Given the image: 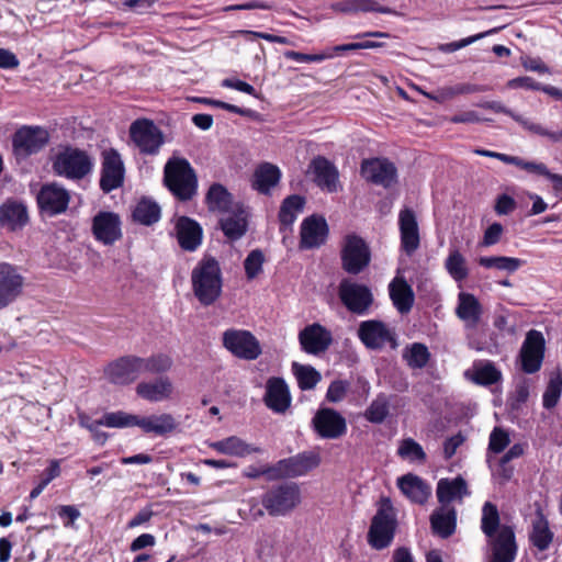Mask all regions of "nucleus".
Returning a JSON list of instances; mask_svg holds the SVG:
<instances>
[{"label": "nucleus", "mask_w": 562, "mask_h": 562, "mask_svg": "<svg viewBox=\"0 0 562 562\" xmlns=\"http://www.w3.org/2000/svg\"><path fill=\"white\" fill-rule=\"evenodd\" d=\"M481 530L491 549L488 562H514L517 555L515 531L512 526L501 525L497 506L485 502L482 507Z\"/></svg>", "instance_id": "nucleus-1"}, {"label": "nucleus", "mask_w": 562, "mask_h": 562, "mask_svg": "<svg viewBox=\"0 0 562 562\" xmlns=\"http://www.w3.org/2000/svg\"><path fill=\"white\" fill-rule=\"evenodd\" d=\"M192 291L198 301L212 305L222 294L223 279L218 261L213 257H203L191 272Z\"/></svg>", "instance_id": "nucleus-2"}, {"label": "nucleus", "mask_w": 562, "mask_h": 562, "mask_svg": "<svg viewBox=\"0 0 562 562\" xmlns=\"http://www.w3.org/2000/svg\"><path fill=\"white\" fill-rule=\"evenodd\" d=\"M164 173L165 184L179 200H190L196 193V176L186 158L171 157Z\"/></svg>", "instance_id": "nucleus-3"}, {"label": "nucleus", "mask_w": 562, "mask_h": 562, "mask_svg": "<svg viewBox=\"0 0 562 562\" xmlns=\"http://www.w3.org/2000/svg\"><path fill=\"white\" fill-rule=\"evenodd\" d=\"M395 528L396 515L393 504L389 497H382L369 528L368 541L370 546L376 550L389 547L394 538Z\"/></svg>", "instance_id": "nucleus-4"}, {"label": "nucleus", "mask_w": 562, "mask_h": 562, "mask_svg": "<svg viewBox=\"0 0 562 562\" xmlns=\"http://www.w3.org/2000/svg\"><path fill=\"white\" fill-rule=\"evenodd\" d=\"M301 503V490L295 483H281L269 488L261 498V505L270 516L290 514Z\"/></svg>", "instance_id": "nucleus-5"}, {"label": "nucleus", "mask_w": 562, "mask_h": 562, "mask_svg": "<svg viewBox=\"0 0 562 562\" xmlns=\"http://www.w3.org/2000/svg\"><path fill=\"white\" fill-rule=\"evenodd\" d=\"M53 169L58 176L79 180L91 171L92 160L85 150L66 147L56 155Z\"/></svg>", "instance_id": "nucleus-6"}, {"label": "nucleus", "mask_w": 562, "mask_h": 562, "mask_svg": "<svg viewBox=\"0 0 562 562\" xmlns=\"http://www.w3.org/2000/svg\"><path fill=\"white\" fill-rule=\"evenodd\" d=\"M130 136L143 155H157L165 143L162 131L147 119L134 121L130 126Z\"/></svg>", "instance_id": "nucleus-7"}, {"label": "nucleus", "mask_w": 562, "mask_h": 562, "mask_svg": "<svg viewBox=\"0 0 562 562\" xmlns=\"http://www.w3.org/2000/svg\"><path fill=\"white\" fill-rule=\"evenodd\" d=\"M338 296L344 306L357 315L368 314L373 304V294L369 286L350 279H342L338 285Z\"/></svg>", "instance_id": "nucleus-8"}, {"label": "nucleus", "mask_w": 562, "mask_h": 562, "mask_svg": "<svg viewBox=\"0 0 562 562\" xmlns=\"http://www.w3.org/2000/svg\"><path fill=\"white\" fill-rule=\"evenodd\" d=\"M340 255L342 269L350 274L360 273L371 260L368 245L355 234L345 237Z\"/></svg>", "instance_id": "nucleus-9"}, {"label": "nucleus", "mask_w": 562, "mask_h": 562, "mask_svg": "<svg viewBox=\"0 0 562 562\" xmlns=\"http://www.w3.org/2000/svg\"><path fill=\"white\" fill-rule=\"evenodd\" d=\"M222 340L223 346L239 359L255 360L262 352L259 340L249 330L227 329Z\"/></svg>", "instance_id": "nucleus-10"}, {"label": "nucleus", "mask_w": 562, "mask_h": 562, "mask_svg": "<svg viewBox=\"0 0 562 562\" xmlns=\"http://www.w3.org/2000/svg\"><path fill=\"white\" fill-rule=\"evenodd\" d=\"M48 143V133L42 127L24 126L15 132L12 144L18 159L38 153Z\"/></svg>", "instance_id": "nucleus-11"}, {"label": "nucleus", "mask_w": 562, "mask_h": 562, "mask_svg": "<svg viewBox=\"0 0 562 562\" xmlns=\"http://www.w3.org/2000/svg\"><path fill=\"white\" fill-rule=\"evenodd\" d=\"M321 463V456L314 451H304L296 456L282 459L273 465L272 477H297L305 475Z\"/></svg>", "instance_id": "nucleus-12"}, {"label": "nucleus", "mask_w": 562, "mask_h": 562, "mask_svg": "<svg viewBox=\"0 0 562 562\" xmlns=\"http://www.w3.org/2000/svg\"><path fill=\"white\" fill-rule=\"evenodd\" d=\"M358 337L368 349L372 350L382 349L387 344L392 348L397 345L393 330L386 324L376 319L361 322L358 328Z\"/></svg>", "instance_id": "nucleus-13"}, {"label": "nucleus", "mask_w": 562, "mask_h": 562, "mask_svg": "<svg viewBox=\"0 0 562 562\" xmlns=\"http://www.w3.org/2000/svg\"><path fill=\"white\" fill-rule=\"evenodd\" d=\"M360 172L367 181L382 186L385 189L393 187L397 182V169L386 158L364 159L361 162Z\"/></svg>", "instance_id": "nucleus-14"}, {"label": "nucleus", "mask_w": 562, "mask_h": 562, "mask_svg": "<svg viewBox=\"0 0 562 562\" xmlns=\"http://www.w3.org/2000/svg\"><path fill=\"white\" fill-rule=\"evenodd\" d=\"M36 200L41 212L55 216L67 211L70 194L60 184L52 182L42 186Z\"/></svg>", "instance_id": "nucleus-15"}, {"label": "nucleus", "mask_w": 562, "mask_h": 562, "mask_svg": "<svg viewBox=\"0 0 562 562\" xmlns=\"http://www.w3.org/2000/svg\"><path fill=\"white\" fill-rule=\"evenodd\" d=\"M544 344L543 335L540 331L531 329L527 333L519 353L524 372L531 374L540 370L544 356Z\"/></svg>", "instance_id": "nucleus-16"}, {"label": "nucleus", "mask_w": 562, "mask_h": 562, "mask_svg": "<svg viewBox=\"0 0 562 562\" xmlns=\"http://www.w3.org/2000/svg\"><path fill=\"white\" fill-rule=\"evenodd\" d=\"M312 424L318 436L325 439L340 438L347 431L346 419L333 408L318 409Z\"/></svg>", "instance_id": "nucleus-17"}, {"label": "nucleus", "mask_w": 562, "mask_h": 562, "mask_svg": "<svg viewBox=\"0 0 562 562\" xmlns=\"http://www.w3.org/2000/svg\"><path fill=\"white\" fill-rule=\"evenodd\" d=\"M23 284L24 278L15 266L0 262V310L21 295Z\"/></svg>", "instance_id": "nucleus-18"}, {"label": "nucleus", "mask_w": 562, "mask_h": 562, "mask_svg": "<svg viewBox=\"0 0 562 562\" xmlns=\"http://www.w3.org/2000/svg\"><path fill=\"white\" fill-rule=\"evenodd\" d=\"M124 179V165L120 154L115 149H108L102 153V170L100 187L109 193L122 186Z\"/></svg>", "instance_id": "nucleus-19"}, {"label": "nucleus", "mask_w": 562, "mask_h": 562, "mask_svg": "<svg viewBox=\"0 0 562 562\" xmlns=\"http://www.w3.org/2000/svg\"><path fill=\"white\" fill-rule=\"evenodd\" d=\"M292 397L282 378L271 376L266 382L265 405L277 414H284L291 406Z\"/></svg>", "instance_id": "nucleus-20"}, {"label": "nucleus", "mask_w": 562, "mask_h": 562, "mask_svg": "<svg viewBox=\"0 0 562 562\" xmlns=\"http://www.w3.org/2000/svg\"><path fill=\"white\" fill-rule=\"evenodd\" d=\"M302 349L310 355L325 352L333 342L331 333L318 323L306 326L299 334Z\"/></svg>", "instance_id": "nucleus-21"}, {"label": "nucleus", "mask_w": 562, "mask_h": 562, "mask_svg": "<svg viewBox=\"0 0 562 562\" xmlns=\"http://www.w3.org/2000/svg\"><path fill=\"white\" fill-rule=\"evenodd\" d=\"M138 357L126 356L110 363L105 370L106 379L117 385H126L134 382L142 373L138 368Z\"/></svg>", "instance_id": "nucleus-22"}, {"label": "nucleus", "mask_w": 562, "mask_h": 562, "mask_svg": "<svg viewBox=\"0 0 562 562\" xmlns=\"http://www.w3.org/2000/svg\"><path fill=\"white\" fill-rule=\"evenodd\" d=\"M92 233L97 240L112 245L122 237L121 221L112 212H100L93 217Z\"/></svg>", "instance_id": "nucleus-23"}, {"label": "nucleus", "mask_w": 562, "mask_h": 562, "mask_svg": "<svg viewBox=\"0 0 562 562\" xmlns=\"http://www.w3.org/2000/svg\"><path fill=\"white\" fill-rule=\"evenodd\" d=\"M247 216L248 213L245 206L236 202V204L232 206V211L225 213L220 220L221 229L229 240H237L246 234L248 226Z\"/></svg>", "instance_id": "nucleus-24"}, {"label": "nucleus", "mask_w": 562, "mask_h": 562, "mask_svg": "<svg viewBox=\"0 0 562 562\" xmlns=\"http://www.w3.org/2000/svg\"><path fill=\"white\" fill-rule=\"evenodd\" d=\"M29 223L27 207L19 201L7 200L0 205V226L11 231H20Z\"/></svg>", "instance_id": "nucleus-25"}, {"label": "nucleus", "mask_w": 562, "mask_h": 562, "mask_svg": "<svg viewBox=\"0 0 562 562\" xmlns=\"http://www.w3.org/2000/svg\"><path fill=\"white\" fill-rule=\"evenodd\" d=\"M308 171L319 188L328 192L337 191L338 171L325 157L318 156L314 158L310 164Z\"/></svg>", "instance_id": "nucleus-26"}, {"label": "nucleus", "mask_w": 562, "mask_h": 562, "mask_svg": "<svg viewBox=\"0 0 562 562\" xmlns=\"http://www.w3.org/2000/svg\"><path fill=\"white\" fill-rule=\"evenodd\" d=\"M401 245L407 255H412L419 247V232L415 213L404 209L398 215Z\"/></svg>", "instance_id": "nucleus-27"}, {"label": "nucleus", "mask_w": 562, "mask_h": 562, "mask_svg": "<svg viewBox=\"0 0 562 562\" xmlns=\"http://www.w3.org/2000/svg\"><path fill=\"white\" fill-rule=\"evenodd\" d=\"M327 233V223L323 217L305 218L301 227V247L310 249L321 246L324 244Z\"/></svg>", "instance_id": "nucleus-28"}, {"label": "nucleus", "mask_w": 562, "mask_h": 562, "mask_svg": "<svg viewBox=\"0 0 562 562\" xmlns=\"http://www.w3.org/2000/svg\"><path fill=\"white\" fill-rule=\"evenodd\" d=\"M397 486L408 499L416 504H425L431 495V487L413 473L398 477Z\"/></svg>", "instance_id": "nucleus-29"}, {"label": "nucleus", "mask_w": 562, "mask_h": 562, "mask_svg": "<svg viewBox=\"0 0 562 562\" xmlns=\"http://www.w3.org/2000/svg\"><path fill=\"white\" fill-rule=\"evenodd\" d=\"M483 313L480 301L471 293L461 292L458 295L457 316L464 322L467 328H475Z\"/></svg>", "instance_id": "nucleus-30"}, {"label": "nucleus", "mask_w": 562, "mask_h": 562, "mask_svg": "<svg viewBox=\"0 0 562 562\" xmlns=\"http://www.w3.org/2000/svg\"><path fill=\"white\" fill-rule=\"evenodd\" d=\"M176 231L182 249L193 251L201 244L202 229L195 221L189 217H180L177 222Z\"/></svg>", "instance_id": "nucleus-31"}, {"label": "nucleus", "mask_w": 562, "mask_h": 562, "mask_svg": "<svg viewBox=\"0 0 562 562\" xmlns=\"http://www.w3.org/2000/svg\"><path fill=\"white\" fill-rule=\"evenodd\" d=\"M172 382L168 376H161L153 382H142L136 386V393L149 402H160L171 396Z\"/></svg>", "instance_id": "nucleus-32"}, {"label": "nucleus", "mask_w": 562, "mask_h": 562, "mask_svg": "<svg viewBox=\"0 0 562 562\" xmlns=\"http://www.w3.org/2000/svg\"><path fill=\"white\" fill-rule=\"evenodd\" d=\"M432 532L443 539L454 533L457 527V512L453 507L440 506L430 516Z\"/></svg>", "instance_id": "nucleus-33"}, {"label": "nucleus", "mask_w": 562, "mask_h": 562, "mask_svg": "<svg viewBox=\"0 0 562 562\" xmlns=\"http://www.w3.org/2000/svg\"><path fill=\"white\" fill-rule=\"evenodd\" d=\"M469 495L468 485L462 476L453 480L441 479L437 484V498L441 506H448L452 501H461Z\"/></svg>", "instance_id": "nucleus-34"}, {"label": "nucleus", "mask_w": 562, "mask_h": 562, "mask_svg": "<svg viewBox=\"0 0 562 562\" xmlns=\"http://www.w3.org/2000/svg\"><path fill=\"white\" fill-rule=\"evenodd\" d=\"M209 447L222 454L234 457H246L251 453H259L261 450L254 447L237 436H231L218 441L209 442Z\"/></svg>", "instance_id": "nucleus-35"}, {"label": "nucleus", "mask_w": 562, "mask_h": 562, "mask_svg": "<svg viewBox=\"0 0 562 562\" xmlns=\"http://www.w3.org/2000/svg\"><path fill=\"white\" fill-rule=\"evenodd\" d=\"M391 300L396 310L402 313H408L414 303V292L412 286L403 278H395L389 285Z\"/></svg>", "instance_id": "nucleus-36"}, {"label": "nucleus", "mask_w": 562, "mask_h": 562, "mask_svg": "<svg viewBox=\"0 0 562 562\" xmlns=\"http://www.w3.org/2000/svg\"><path fill=\"white\" fill-rule=\"evenodd\" d=\"M280 169L270 164L263 162L259 165L254 172L252 187L258 192L268 194L271 188L276 187L280 181Z\"/></svg>", "instance_id": "nucleus-37"}, {"label": "nucleus", "mask_w": 562, "mask_h": 562, "mask_svg": "<svg viewBox=\"0 0 562 562\" xmlns=\"http://www.w3.org/2000/svg\"><path fill=\"white\" fill-rule=\"evenodd\" d=\"M331 9L341 13L379 12L384 14H396L393 9L380 5L375 0H344L334 3Z\"/></svg>", "instance_id": "nucleus-38"}, {"label": "nucleus", "mask_w": 562, "mask_h": 562, "mask_svg": "<svg viewBox=\"0 0 562 562\" xmlns=\"http://www.w3.org/2000/svg\"><path fill=\"white\" fill-rule=\"evenodd\" d=\"M137 426L147 434L153 432L155 435L164 436L172 432L177 428L178 423L171 414L165 413L149 417H138Z\"/></svg>", "instance_id": "nucleus-39"}, {"label": "nucleus", "mask_w": 562, "mask_h": 562, "mask_svg": "<svg viewBox=\"0 0 562 562\" xmlns=\"http://www.w3.org/2000/svg\"><path fill=\"white\" fill-rule=\"evenodd\" d=\"M553 532L550 530L549 521L542 513H538L537 518L532 522L530 541L540 551L549 549L553 540Z\"/></svg>", "instance_id": "nucleus-40"}, {"label": "nucleus", "mask_w": 562, "mask_h": 562, "mask_svg": "<svg viewBox=\"0 0 562 562\" xmlns=\"http://www.w3.org/2000/svg\"><path fill=\"white\" fill-rule=\"evenodd\" d=\"M206 203L211 211L222 213L231 212L232 206L236 204L233 202L232 194L220 183L210 187L206 193Z\"/></svg>", "instance_id": "nucleus-41"}, {"label": "nucleus", "mask_w": 562, "mask_h": 562, "mask_svg": "<svg viewBox=\"0 0 562 562\" xmlns=\"http://www.w3.org/2000/svg\"><path fill=\"white\" fill-rule=\"evenodd\" d=\"M137 363L142 374H160L168 372L172 368L173 360L169 355L160 352L151 355L147 358L138 357Z\"/></svg>", "instance_id": "nucleus-42"}, {"label": "nucleus", "mask_w": 562, "mask_h": 562, "mask_svg": "<svg viewBox=\"0 0 562 562\" xmlns=\"http://www.w3.org/2000/svg\"><path fill=\"white\" fill-rule=\"evenodd\" d=\"M305 204L304 198L297 194L288 196L281 205L279 220L281 225L290 226L296 218L297 213L303 211Z\"/></svg>", "instance_id": "nucleus-43"}, {"label": "nucleus", "mask_w": 562, "mask_h": 562, "mask_svg": "<svg viewBox=\"0 0 562 562\" xmlns=\"http://www.w3.org/2000/svg\"><path fill=\"white\" fill-rule=\"evenodd\" d=\"M133 217L136 222L140 224L151 225L159 220L160 207L156 202L149 199H143L137 203L136 207L134 209Z\"/></svg>", "instance_id": "nucleus-44"}, {"label": "nucleus", "mask_w": 562, "mask_h": 562, "mask_svg": "<svg viewBox=\"0 0 562 562\" xmlns=\"http://www.w3.org/2000/svg\"><path fill=\"white\" fill-rule=\"evenodd\" d=\"M292 371L297 380L301 390H313L321 381V373L312 366L292 363Z\"/></svg>", "instance_id": "nucleus-45"}, {"label": "nucleus", "mask_w": 562, "mask_h": 562, "mask_svg": "<svg viewBox=\"0 0 562 562\" xmlns=\"http://www.w3.org/2000/svg\"><path fill=\"white\" fill-rule=\"evenodd\" d=\"M477 261L480 266L486 269H497L507 272H515L522 265L520 259L506 256L480 257Z\"/></svg>", "instance_id": "nucleus-46"}, {"label": "nucleus", "mask_w": 562, "mask_h": 562, "mask_svg": "<svg viewBox=\"0 0 562 562\" xmlns=\"http://www.w3.org/2000/svg\"><path fill=\"white\" fill-rule=\"evenodd\" d=\"M471 380L479 385L488 386L502 380V372L487 361L474 368Z\"/></svg>", "instance_id": "nucleus-47"}, {"label": "nucleus", "mask_w": 562, "mask_h": 562, "mask_svg": "<svg viewBox=\"0 0 562 562\" xmlns=\"http://www.w3.org/2000/svg\"><path fill=\"white\" fill-rule=\"evenodd\" d=\"M397 454L403 460L417 463H424L427 458L423 447L413 438H405L400 441Z\"/></svg>", "instance_id": "nucleus-48"}, {"label": "nucleus", "mask_w": 562, "mask_h": 562, "mask_svg": "<svg viewBox=\"0 0 562 562\" xmlns=\"http://www.w3.org/2000/svg\"><path fill=\"white\" fill-rule=\"evenodd\" d=\"M403 358L411 368L422 369L427 364L430 353L424 344L414 342L405 348Z\"/></svg>", "instance_id": "nucleus-49"}, {"label": "nucleus", "mask_w": 562, "mask_h": 562, "mask_svg": "<svg viewBox=\"0 0 562 562\" xmlns=\"http://www.w3.org/2000/svg\"><path fill=\"white\" fill-rule=\"evenodd\" d=\"M390 402L385 394H379L364 413L370 423L381 424L389 415Z\"/></svg>", "instance_id": "nucleus-50"}, {"label": "nucleus", "mask_w": 562, "mask_h": 562, "mask_svg": "<svg viewBox=\"0 0 562 562\" xmlns=\"http://www.w3.org/2000/svg\"><path fill=\"white\" fill-rule=\"evenodd\" d=\"M562 394V373L551 375L542 396L543 407L551 409L555 407Z\"/></svg>", "instance_id": "nucleus-51"}, {"label": "nucleus", "mask_w": 562, "mask_h": 562, "mask_svg": "<svg viewBox=\"0 0 562 562\" xmlns=\"http://www.w3.org/2000/svg\"><path fill=\"white\" fill-rule=\"evenodd\" d=\"M101 423H103V426L110 428L134 427L138 424V416L125 413L123 411L111 412L105 413L102 416Z\"/></svg>", "instance_id": "nucleus-52"}, {"label": "nucleus", "mask_w": 562, "mask_h": 562, "mask_svg": "<svg viewBox=\"0 0 562 562\" xmlns=\"http://www.w3.org/2000/svg\"><path fill=\"white\" fill-rule=\"evenodd\" d=\"M445 267L456 281H462L469 274L465 266V258L457 249L450 251L446 259Z\"/></svg>", "instance_id": "nucleus-53"}, {"label": "nucleus", "mask_w": 562, "mask_h": 562, "mask_svg": "<svg viewBox=\"0 0 562 562\" xmlns=\"http://www.w3.org/2000/svg\"><path fill=\"white\" fill-rule=\"evenodd\" d=\"M479 106L483 109L492 110L496 113H504L506 115H509L512 119H514L517 123H519L525 130L529 131V125H533V122L522 117L519 114L514 113L512 110L503 105L498 101H485L479 104Z\"/></svg>", "instance_id": "nucleus-54"}, {"label": "nucleus", "mask_w": 562, "mask_h": 562, "mask_svg": "<svg viewBox=\"0 0 562 562\" xmlns=\"http://www.w3.org/2000/svg\"><path fill=\"white\" fill-rule=\"evenodd\" d=\"M263 260V255L260 250L256 249L249 252L244 262L248 279H254L261 272Z\"/></svg>", "instance_id": "nucleus-55"}, {"label": "nucleus", "mask_w": 562, "mask_h": 562, "mask_svg": "<svg viewBox=\"0 0 562 562\" xmlns=\"http://www.w3.org/2000/svg\"><path fill=\"white\" fill-rule=\"evenodd\" d=\"M509 442V435L504 429L495 427L490 435L488 450L494 453H499Z\"/></svg>", "instance_id": "nucleus-56"}, {"label": "nucleus", "mask_w": 562, "mask_h": 562, "mask_svg": "<svg viewBox=\"0 0 562 562\" xmlns=\"http://www.w3.org/2000/svg\"><path fill=\"white\" fill-rule=\"evenodd\" d=\"M349 384L346 381L342 380H335L333 381L327 390L326 398L330 403H338L342 401L346 396V393L348 391Z\"/></svg>", "instance_id": "nucleus-57"}, {"label": "nucleus", "mask_w": 562, "mask_h": 562, "mask_svg": "<svg viewBox=\"0 0 562 562\" xmlns=\"http://www.w3.org/2000/svg\"><path fill=\"white\" fill-rule=\"evenodd\" d=\"M503 226L499 223H493L490 225L484 232L483 239L481 241V246L490 247L497 244L501 240L503 235Z\"/></svg>", "instance_id": "nucleus-58"}, {"label": "nucleus", "mask_w": 562, "mask_h": 562, "mask_svg": "<svg viewBox=\"0 0 562 562\" xmlns=\"http://www.w3.org/2000/svg\"><path fill=\"white\" fill-rule=\"evenodd\" d=\"M497 32V29H493V30H490V31H486V32H483V33H480V34H476V35H473V36H469L467 38H463L461 41H458V42H452V43H449L445 46L443 50L446 52H456L460 48H463L474 42H476L477 40L480 38H483L484 36H487L490 34H493Z\"/></svg>", "instance_id": "nucleus-59"}, {"label": "nucleus", "mask_w": 562, "mask_h": 562, "mask_svg": "<svg viewBox=\"0 0 562 562\" xmlns=\"http://www.w3.org/2000/svg\"><path fill=\"white\" fill-rule=\"evenodd\" d=\"M528 127L530 133L547 137L552 143L562 142V130L559 132H551L538 123H533V125H529Z\"/></svg>", "instance_id": "nucleus-60"}, {"label": "nucleus", "mask_w": 562, "mask_h": 562, "mask_svg": "<svg viewBox=\"0 0 562 562\" xmlns=\"http://www.w3.org/2000/svg\"><path fill=\"white\" fill-rule=\"evenodd\" d=\"M508 88L517 89L522 88L527 90H540L541 85L538 83L533 78L531 77H518L509 80L507 82Z\"/></svg>", "instance_id": "nucleus-61"}, {"label": "nucleus", "mask_w": 562, "mask_h": 562, "mask_svg": "<svg viewBox=\"0 0 562 562\" xmlns=\"http://www.w3.org/2000/svg\"><path fill=\"white\" fill-rule=\"evenodd\" d=\"M516 207L515 200L507 195L502 194L498 196L496 204H495V212L499 215H507L512 213Z\"/></svg>", "instance_id": "nucleus-62"}, {"label": "nucleus", "mask_w": 562, "mask_h": 562, "mask_svg": "<svg viewBox=\"0 0 562 562\" xmlns=\"http://www.w3.org/2000/svg\"><path fill=\"white\" fill-rule=\"evenodd\" d=\"M464 437L460 434L448 438L443 442V456L446 459L452 458L457 449L463 443Z\"/></svg>", "instance_id": "nucleus-63"}, {"label": "nucleus", "mask_w": 562, "mask_h": 562, "mask_svg": "<svg viewBox=\"0 0 562 562\" xmlns=\"http://www.w3.org/2000/svg\"><path fill=\"white\" fill-rule=\"evenodd\" d=\"M16 56L8 49L0 48V68L12 69L19 66Z\"/></svg>", "instance_id": "nucleus-64"}]
</instances>
